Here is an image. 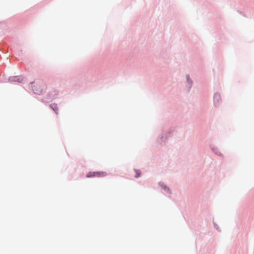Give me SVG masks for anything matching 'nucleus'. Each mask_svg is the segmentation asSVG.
<instances>
[{
  "mask_svg": "<svg viewBox=\"0 0 254 254\" xmlns=\"http://www.w3.org/2000/svg\"><path fill=\"white\" fill-rule=\"evenodd\" d=\"M95 173V177H103L107 175V173L103 171L94 172Z\"/></svg>",
  "mask_w": 254,
  "mask_h": 254,
  "instance_id": "obj_1",
  "label": "nucleus"
},
{
  "mask_svg": "<svg viewBox=\"0 0 254 254\" xmlns=\"http://www.w3.org/2000/svg\"><path fill=\"white\" fill-rule=\"evenodd\" d=\"M34 88L33 89V90L36 94H40L42 92V89H41V88L37 89V88L35 86H34Z\"/></svg>",
  "mask_w": 254,
  "mask_h": 254,
  "instance_id": "obj_2",
  "label": "nucleus"
},
{
  "mask_svg": "<svg viewBox=\"0 0 254 254\" xmlns=\"http://www.w3.org/2000/svg\"><path fill=\"white\" fill-rule=\"evenodd\" d=\"M86 177H87V178H90V177H95V173H94V172H89V173L86 175Z\"/></svg>",
  "mask_w": 254,
  "mask_h": 254,
  "instance_id": "obj_3",
  "label": "nucleus"
},
{
  "mask_svg": "<svg viewBox=\"0 0 254 254\" xmlns=\"http://www.w3.org/2000/svg\"><path fill=\"white\" fill-rule=\"evenodd\" d=\"M135 172L136 173V175H135V177L136 178L140 176V171L139 170H135Z\"/></svg>",
  "mask_w": 254,
  "mask_h": 254,
  "instance_id": "obj_4",
  "label": "nucleus"
},
{
  "mask_svg": "<svg viewBox=\"0 0 254 254\" xmlns=\"http://www.w3.org/2000/svg\"><path fill=\"white\" fill-rule=\"evenodd\" d=\"M14 78H15V79L14 80L17 81L18 82H20L21 80L19 78H17V77H15Z\"/></svg>",
  "mask_w": 254,
  "mask_h": 254,
  "instance_id": "obj_5",
  "label": "nucleus"
},
{
  "mask_svg": "<svg viewBox=\"0 0 254 254\" xmlns=\"http://www.w3.org/2000/svg\"><path fill=\"white\" fill-rule=\"evenodd\" d=\"M56 109H53L55 111V113L58 114V108L56 107Z\"/></svg>",
  "mask_w": 254,
  "mask_h": 254,
  "instance_id": "obj_6",
  "label": "nucleus"
},
{
  "mask_svg": "<svg viewBox=\"0 0 254 254\" xmlns=\"http://www.w3.org/2000/svg\"><path fill=\"white\" fill-rule=\"evenodd\" d=\"M187 78L188 80H189V78H190L189 76V75H187Z\"/></svg>",
  "mask_w": 254,
  "mask_h": 254,
  "instance_id": "obj_7",
  "label": "nucleus"
}]
</instances>
